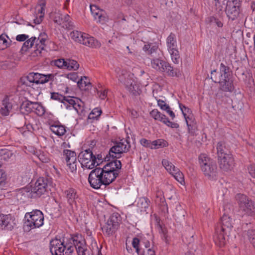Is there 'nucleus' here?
Here are the masks:
<instances>
[{
	"mask_svg": "<svg viewBox=\"0 0 255 255\" xmlns=\"http://www.w3.org/2000/svg\"><path fill=\"white\" fill-rule=\"evenodd\" d=\"M122 167L120 160L111 161L103 168H93L88 176V182L94 189H99L102 185H109L118 176Z\"/></svg>",
	"mask_w": 255,
	"mask_h": 255,
	"instance_id": "nucleus-1",
	"label": "nucleus"
},
{
	"mask_svg": "<svg viewBox=\"0 0 255 255\" xmlns=\"http://www.w3.org/2000/svg\"><path fill=\"white\" fill-rule=\"evenodd\" d=\"M118 75L119 80L123 83L127 90L132 95H139L141 93V90L137 82L133 78V75L128 74L125 70H121L117 68L116 70Z\"/></svg>",
	"mask_w": 255,
	"mask_h": 255,
	"instance_id": "nucleus-2",
	"label": "nucleus"
},
{
	"mask_svg": "<svg viewBox=\"0 0 255 255\" xmlns=\"http://www.w3.org/2000/svg\"><path fill=\"white\" fill-rule=\"evenodd\" d=\"M229 68L222 63L218 77H216L214 82L219 83L220 89L223 91L231 92L234 89L233 82L229 78Z\"/></svg>",
	"mask_w": 255,
	"mask_h": 255,
	"instance_id": "nucleus-3",
	"label": "nucleus"
},
{
	"mask_svg": "<svg viewBox=\"0 0 255 255\" xmlns=\"http://www.w3.org/2000/svg\"><path fill=\"white\" fill-rule=\"evenodd\" d=\"M199 162L202 171L205 176L211 179L217 176V167L216 162L205 154L199 156Z\"/></svg>",
	"mask_w": 255,
	"mask_h": 255,
	"instance_id": "nucleus-4",
	"label": "nucleus"
},
{
	"mask_svg": "<svg viewBox=\"0 0 255 255\" xmlns=\"http://www.w3.org/2000/svg\"><path fill=\"white\" fill-rule=\"evenodd\" d=\"M25 218L26 219V220L24 223V227L28 231L38 228L41 227L44 223V215L42 212L38 210L26 213L25 215Z\"/></svg>",
	"mask_w": 255,
	"mask_h": 255,
	"instance_id": "nucleus-5",
	"label": "nucleus"
},
{
	"mask_svg": "<svg viewBox=\"0 0 255 255\" xmlns=\"http://www.w3.org/2000/svg\"><path fill=\"white\" fill-rule=\"evenodd\" d=\"M50 251L52 255H70L74 248L70 242L65 244L63 240L55 238L50 242Z\"/></svg>",
	"mask_w": 255,
	"mask_h": 255,
	"instance_id": "nucleus-6",
	"label": "nucleus"
},
{
	"mask_svg": "<svg viewBox=\"0 0 255 255\" xmlns=\"http://www.w3.org/2000/svg\"><path fill=\"white\" fill-rule=\"evenodd\" d=\"M236 199L238 204L240 210L244 215L255 216V203L245 195L238 194Z\"/></svg>",
	"mask_w": 255,
	"mask_h": 255,
	"instance_id": "nucleus-7",
	"label": "nucleus"
},
{
	"mask_svg": "<svg viewBox=\"0 0 255 255\" xmlns=\"http://www.w3.org/2000/svg\"><path fill=\"white\" fill-rule=\"evenodd\" d=\"M151 67L160 72H165L168 76L174 77L176 75L177 70L165 60L159 58H154L151 61Z\"/></svg>",
	"mask_w": 255,
	"mask_h": 255,
	"instance_id": "nucleus-8",
	"label": "nucleus"
},
{
	"mask_svg": "<svg viewBox=\"0 0 255 255\" xmlns=\"http://www.w3.org/2000/svg\"><path fill=\"white\" fill-rule=\"evenodd\" d=\"M130 148V142L127 139H122L120 141H116L109 150V157L119 158L123 153L128 151Z\"/></svg>",
	"mask_w": 255,
	"mask_h": 255,
	"instance_id": "nucleus-9",
	"label": "nucleus"
},
{
	"mask_svg": "<svg viewBox=\"0 0 255 255\" xmlns=\"http://www.w3.org/2000/svg\"><path fill=\"white\" fill-rule=\"evenodd\" d=\"M78 158L83 168L92 169L96 167L95 155L90 148L81 151Z\"/></svg>",
	"mask_w": 255,
	"mask_h": 255,
	"instance_id": "nucleus-10",
	"label": "nucleus"
},
{
	"mask_svg": "<svg viewBox=\"0 0 255 255\" xmlns=\"http://www.w3.org/2000/svg\"><path fill=\"white\" fill-rule=\"evenodd\" d=\"M70 245L75 249L78 255H89L85 239L80 234L74 235L69 239Z\"/></svg>",
	"mask_w": 255,
	"mask_h": 255,
	"instance_id": "nucleus-11",
	"label": "nucleus"
},
{
	"mask_svg": "<svg viewBox=\"0 0 255 255\" xmlns=\"http://www.w3.org/2000/svg\"><path fill=\"white\" fill-rule=\"evenodd\" d=\"M50 179L47 177H40L35 182L34 185L32 187L33 194L35 198L40 197L47 191L48 185L50 184Z\"/></svg>",
	"mask_w": 255,
	"mask_h": 255,
	"instance_id": "nucleus-12",
	"label": "nucleus"
},
{
	"mask_svg": "<svg viewBox=\"0 0 255 255\" xmlns=\"http://www.w3.org/2000/svg\"><path fill=\"white\" fill-rule=\"evenodd\" d=\"M15 105V103L12 96L5 95L1 101L0 114L3 117L9 116L12 113Z\"/></svg>",
	"mask_w": 255,
	"mask_h": 255,
	"instance_id": "nucleus-13",
	"label": "nucleus"
},
{
	"mask_svg": "<svg viewBox=\"0 0 255 255\" xmlns=\"http://www.w3.org/2000/svg\"><path fill=\"white\" fill-rule=\"evenodd\" d=\"M63 158L65 159L67 165L72 172L77 170V156L75 151L69 149L63 150Z\"/></svg>",
	"mask_w": 255,
	"mask_h": 255,
	"instance_id": "nucleus-14",
	"label": "nucleus"
},
{
	"mask_svg": "<svg viewBox=\"0 0 255 255\" xmlns=\"http://www.w3.org/2000/svg\"><path fill=\"white\" fill-rule=\"evenodd\" d=\"M150 116L155 120L160 121L169 127L177 128L179 126L178 124L170 122L167 117L159 112L157 109H154L150 112Z\"/></svg>",
	"mask_w": 255,
	"mask_h": 255,
	"instance_id": "nucleus-15",
	"label": "nucleus"
},
{
	"mask_svg": "<svg viewBox=\"0 0 255 255\" xmlns=\"http://www.w3.org/2000/svg\"><path fill=\"white\" fill-rule=\"evenodd\" d=\"M220 168L224 171L231 170L234 166V159L232 154L218 158Z\"/></svg>",
	"mask_w": 255,
	"mask_h": 255,
	"instance_id": "nucleus-16",
	"label": "nucleus"
},
{
	"mask_svg": "<svg viewBox=\"0 0 255 255\" xmlns=\"http://www.w3.org/2000/svg\"><path fill=\"white\" fill-rule=\"evenodd\" d=\"M226 4V13L229 19L232 21L237 19L240 14L241 6L227 2Z\"/></svg>",
	"mask_w": 255,
	"mask_h": 255,
	"instance_id": "nucleus-17",
	"label": "nucleus"
},
{
	"mask_svg": "<svg viewBox=\"0 0 255 255\" xmlns=\"http://www.w3.org/2000/svg\"><path fill=\"white\" fill-rule=\"evenodd\" d=\"M229 235V234L226 233L224 230L219 228L216 229L214 236V241L215 244L220 247H224L226 244L227 238Z\"/></svg>",
	"mask_w": 255,
	"mask_h": 255,
	"instance_id": "nucleus-18",
	"label": "nucleus"
},
{
	"mask_svg": "<svg viewBox=\"0 0 255 255\" xmlns=\"http://www.w3.org/2000/svg\"><path fill=\"white\" fill-rule=\"evenodd\" d=\"M34 195L31 186H26L19 189L16 193L17 199L23 201L29 198H36Z\"/></svg>",
	"mask_w": 255,
	"mask_h": 255,
	"instance_id": "nucleus-19",
	"label": "nucleus"
},
{
	"mask_svg": "<svg viewBox=\"0 0 255 255\" xmlns=\"http://www.w3.org/2000/svg\"><path fill=\"white\" fill-rule=\"evenodd\" d=\"M90 8L93 17L97 22H103L106 21L107 16L104 10L98 8L96 5H91Z\"/></svg>",
	"mask_w": 255,
	"mask_h": 255,
	"instance_id": "nucleus-20",
	"label": "nucleus"
},
{
	"mask_svg": "<svg viewBox=\"0 0 255 255\" xmlns=\"http://www.w3.org/2000/svg\"><path fill=\"white\" fill-rule=\"evenodd\" d=\"M221 225L220 228L224 230L226 233L230 234L233 228V220L228 215L225 214L221 219Z\"/></svg>",
	"mask_w": 255,
	"mask_h": 255,
	"instance_id": "nucleus-21",
	"label": "nucleus"
},
{
	"mask_svg": "<svg viewBox=\"0 0 255 255\" xmlns=\"http://www.w3.org/2000/svg\"><path fill=\"white\" fill-rule=\"evenodd\" d=\"M11 215H2L0 216V224L3 229L11 230L14 225Z\"/></svg>",
	"mask_w": 255,
	"mask_h": 255,
	"instance_id": "nucleus-22",
	"label": "nucleus"
},
{
	"mask_svg": "<svg viewBox=\"0 0 255 255\" xmlns=\"http://www.w3.org/2000/svg\"><path fill=\"white\" fill-rule=\"evenodd\" d=\"M65 197L69 204L72 207L76 204V200L78 198L76 191L73 188H69L64 191Z\"/></svg>",
	"mask_w": 255,
	"mask_h": 255,
	"instance_id": "nucleus-23",
	"label": "nucleus"
},
{
	"mask_svg": "<svg viewBox=\"0 0 255 255\" xmlns=\"http://www.w3.org/2000/svg\"><path fill=\"white\" fill-rule=\"evenodd\" d=\"M84 36V40L82 44L91 48H99L101 44L98 40L94 39L92 36L88 34H86Z\"/></svg>",
	"mask_w": 255,
	"mask_h": 255,
	"instance_id": "nucleus-24",
	"label": "nucleus"
},
{
	"mask_svg": "<svg viewBox=\"0 0 255 255\" xmlns=\"http://www.w3.org/2000/svg\"><path fill=\"white\" fill-rule=\"evenodd\" d=\"M50 129L53 133L59 136L63 135L66 132V127L59 123L51 125L50 126Z\"/></svg>",
	"mask_w": 255,
	"mask_h": 255,
	"instance_id": "nucleus-25",
	"label": "nucleus"
},
{
	"mask_svg": "<svg viewBox=\"0 0 255 255\" xmlns=\"http://www.w3.org/2000/svg\"><path fill=\"white\" fill-rule=\"evenodd\" d=\"M119 228V227L117 226L116 224L114 225L107 221L102 229L104 234L110 236L115 234Z\"/></svg>",
	"mask_w": 255,
	"mask_h": 255,
	"instance_id": "nucleus-26",
	"label": "nucleus"
},
{
	"mask_svg": "<svg viewBox=\"0 0 255 255\" xmlns=\"http://www.w3.org/2000/svg\"><path fill=\"white\" fill-rule=\"evenodd\" d=\"M216 148L218 158L231 154L230 151L226 147L225 143L224 142H219L217 143Z\"/></svg>",
	"mask_w": 255,
	"mask_h": 255,
	"instance_id": "nucleus-27",
	"label": "nucleus"
},
{
	"mask_svg": "<svg viewBox=\"0 0 255 255\" xmlns=\"http://www.w3.org/2000/svg\"><path fill=\"white\" fill-rule=\"evenodd\" d=\"M142 243V241L136 237L133 238L131 242L132 246L135 250V252L138 255H145V251L140 247V244Z\"/></svg>",
	"mask_w": 255,
	"mask_h": 255,
	"instance_id": "nucleus-28",
	"label": "nucleus"
},
{
	"mask_svg": "<svg viewBox=\"0 0 255 255\" xmlns=\"http://www.w3.org/2000/svg\"><path fill=\"white\" fill-rule=\"evenodd\" d=\"M166 45L168 51H171L177 48V45L175 35L171 33L166 39Z\"/></svg>",
	"mask_w": 255,
	"mask_h": 255,
	"instance_id": "nucleus-29",
	"label": "nucleus"
},
{
	"mask_svg": "<svg viewBox=\"0 0 255 255\" xmlns=\"http://www.w3.org/2000/svg\"><path fill=\"white\" fill-rule=\"evenodd\" d=\"M155 202L157 204L160 206H165L168 209L167 205L163 195V192L158 188L156 190Z\"/></svg>",
	"mask_w": 255,
	"mask_h": 255,
	"instance_id": "nucleus-30",
	"label": "nucleus"
},
{
	"mask_svg": "<svg viewBox=\"0 0 255 255\" xmlns=\"http://www.w3.org/2000/svg\"><path fill=\"white\" fill-rule=\"evenodd\" d=\"M45 38L38 37L35 40L36 49L34 50L35 54L36 56L41 54L42 50L44 49L45 46Z\"/></svg>",
	"mask_w": 255,
	"mask_h": 255,
	"instance_id": "nucleus-31",
	"label": "nucleus"
},
{
	"mask_svg": "<svg viewBox=\"0 0 255 255\" xmlns=\"http://www.w3.org/2000/svg\"><path fill=\"white\" fill-rule=\"evenodd\" d=\"M44 9L43 6H39L36 8V16H34L33 23L35 24H39L42 20L44 15Z\"/></svg>",
	"mask_w": 255,
	"mask_h": 255,
	"instance_id": "nucleus-32",
	"label": "nucleus"
},
{
	"mask_svg": "<svg viewBox=\"0 0 255 255\" xmlns=\"http://www.w3.org/2000/svg\"><path fill=\"white\" fill-rule=\"evenodd\" d=\"M86 33L79 31H73L70 33V36L75 41L82 43L84 40V36Z\"/></svg>",
	"mask_w": 255,
	"mask_h": 255,
	"instance_id": "nucleus-33",
	"label": "nucleus"
},
{
	"mask_svg": "<svg viewBox=\"0 0 255 255\" xmlns=\"http://www.w3.org/2000/svg\"><path fill=\"white\" fill-rule=\"evenodd\" d=\"M34 81V73H30L26 77L20 79V82L23 85L29 87L33 86Z\"/></svg>",
	"mask_w": 255,
	"mask_h": 255,
	"instance_id": "nucleus-34",
	"label": "nucleus"
},
{
	"mask_svg": "<svg viewBox=\"0 0 255 255\" xmlns=\"http://www.w3.org/2000/svg\"><path fill=\"white\" fill-rule=\"evenodd\" d=\"M107 222L114 225L116 224L117 226L119 227L122 222V217L118 213L115 212L110 216Z\"/></svg>",
	"mask_w": 255,
	"mask_h": 255,
	"instance_id": "nucleus-35",
	"label": "nucleus"
},
{
	"mask_svg": "<svg viewBox=\"0 0 255 255\" xmlns=\"http://www.w3.org/2000/svg\"><path fill=\"white\" fill-rule=\"evenodd\" d=\"M179 107L180 108V109L182 111V114L184 116L185 121L186 120V119H187L188 120H191L192 111L191 110V109L186 107L185 106L182 105L181 103L179 104Z\"/></svg>",
	"mask_w": 255,
	"mask_h": 255,
	"instance_id": "nucleus-36",
	"label": "nucleus"
},
{
	"mask_svg": "<svg viewBox=\"0 0 255 255\" xmlns=\"http://www.w3.org/2000/svg\"><path fill=\"white\" fill-rule=\"evenodd\" d=\"M45 108L41 103H34L33 112H34L38 116H42L45 114Z\"/></svg>",
	"mask_w": 255,
	"mask_h": 255,
	"instance_id": "nucleus-37",
	"label": "nucleus"
},
{
	"mask_svg": "<svg viewBox=\"0 0 255 255\" xmlns=\"http://www.w3.org/2000/svg\"><path fill=\"white\" fill-rule=\"evenodd\" d=\"M152 149L164 147L167 145V142L164 139H158L152 141Z\"/></svg>",
	"mask_w": 255,
	"mask_h": 255,
	"instance_id": "nucleus-38",
	"label": "nucleus"
},
{
	"mask_svg": "<svg viewBox=\"0 0 255 255\" xmlns=\"http://www.w3.org/2000/svg\"><path fill=\"white\" fill-rule=\"evenodd\" d=\"M79 65L78 62L72 59L66 60V68L67 69L71 70H76L79 68Z\"/></svg>",
	"mask_w": 255,
	"mask_h": 255,
	"instance_id": "nucleus-39",
	"label": "nucleus"
},
{
	"mask_svg": "<svg viewBox=\"0 0 255 255\" xmlns=\"http://www.w3.org/2000/svg\"><path fill=\"white\" fill-rule=\"evenodd\" d=\"M162 164L165 169L169 172L170 174L173 172V170L177 168L170 161L166 159L162 160Z\"/></svg>",
	"mask_w": 255,
	"mask_h": 255,
	"instance_id": "nucleus-40",
	"label": "nucleus"
},
{
	"mask_svg": "<svg viewBox=\"0 0 255 255\" xmlns=\"http://www.w3.org/2000/svg\"><path fill=\"white\" fill-rule=\"evenodd\" d=\"M168 52L171 55V58L173 62L175 64H178L180 60V58L178 49H174L171 51H168Z\"/></svg>",
	"mask_w": 255,
	"mask_h": 255,
	"instance_id": "nucleus-41",
	"label": "nucleus"
},
{
	"mask_svg": "<svg viewBox=\"0 0 255 255\" xmlns=\"http://www.w3.org/2000/svg\"><path fill=\"white\" fill-rule=\"evenodd\" d=\"M8 38L7 35L2 34L0 35V49L4 50L6 49L9 45V43L6 40Z\"/></svg>",
	"mask_w": 255,
	"mask_h": 255,
	"instance_id": "nucleus-42",
	"label": "nucleus"
},
{
	"mask_svg": "<svg viewBox=\"0 0 255 255\" xmlns=\"http://www.w3.org/2000/svg\"><path fill=\"white\" fill-rule=\"evenodd\" d=\"M34 103L29 101H26L22 103L21 109H24L28 113L32 112L33 111Z\"/></svg>",
	"mask_w": 255,
	"mask_h": 255,
	"instance_id": "nucleus-43",
	"label": "nucleus"
},
{
	"mask_svg": "<svg viewBox=\"0 0 255 255\" xmlns=\"http://www.w3.org/2000/svg\"><path fill=\"white\" fill-rule=\"evenodd\" d=\"M36 38L35 37H32L26 40L23 44L22 49L26 51L27 49L31 48L35 43Z\"/></svg>",
	"mask_w": 255,
	"mask_h": 255,
	"instance_id": "nucleus-44",
	"label": "nucleus"
},
{
	"mask_svg": "<svg viewBox=\"0 0 255 255\" xmlns=\"http://www.w3.org/2000/svg\"><path fill=\"white\" fill-rule=\"evenodd\" d=\"M174 178L180 183H182L184 181V176L178 168L173 170V172L171 174Z\"/></svg>",
	"mask_w": 255,
	"mask_h": 255,
	"instance_id": "nucleus-45",
	"label": "nucleus"
},
{
	"mask_svg": "<svg viewBox=\"0 0 255 255\" xmlns=\"http://www.w3.org/2000/svg\"><path fill=\"white\" fill-rule=\"evenodd\" d=\"M76 97H70V96H65L64 100H63L62 103L66 106V107L68 108V104L74 106V104H75Z\"/></svg>",
	"mask_w": 255,
	"mask_h": 255,
	"instance_id": "nucleus-46",
	"label": "nucleus"
},
{
	"mask_svg": "<svg viewBox=\"0 0 255 255\" xmlns=\"http://www.w3.org/2000/svg\"><path fill=\"white\" fill-rule=\"evenodd\" d=\"M159 52H161V51L158 48V46L156 44H152L148 54L151 56L156 57V54L159 55Z\"/></svg>",
	"mask_w": 255,
	"mask_h": 255,
	"instance_id": "nucleus-47",
	"label": "nucleus"
},
{
	"mask_svg": "<svg viewBox=\"0 0 255 255\" xmlns=\"http://www.w3.org/2000/svg\"><path fill=\"white\" fill-rule=\"evenodd\" d=\"M75 104L73 106V108L77 112H82L83 111V102L79 98H76Z\"/></svg>",
	"mask_w": 255,
	"mask_h": 255,
	"instance_id": "nucleus-48",
	"label": "nucleus"
},
{
	"mask_svg": "<svg viewBox=\"0 0 255 255\" xmlns=\"http://www.w3.org/2000/svg\"><path fill=\"white\" fill-rule=\"evenodd\" d=\"M102 111L98 108L94 109L89 115V119H97L101 115Z\"/></svg>",
	"mask_w": 255,
	"mask_h": 255,
	"instance_id": "nucleus-49",
	"label": "nucleus"
},
{
	"mask_svg": "<svg viewBox=\"0 0 255 255\" xmlns=\"http://www.w3.org/2000/svg\"><path fill=\"white\" fill-rule=\"evenodd\" d=\"M40 77L39 84H44L48 82L51 78L53 77V76L51 74L43 75L40 74Z\"/></svg>",
	"mask_w": 255,
	"mask_h": 255,
	"instance_id": "nucleus-50",
	"label": "nucleus"
},
{
	"mask_svg": "<svg viewBox=\"0 0 255 255\" xmlns=\"http://www.w3.org/2000/svg\"><path fill=\"white\" fill-rule=\"evenodd\" d=\"M248 236L251 243L255 247V230H249Z\"/></svg>",
	"mask_w": 255,
	"mask_h": 255,
	"instance_id": "nucleus-51",
	"label": "nucleus"
},
{
	"mask_svg": "<svg viewBox=\"0 0 255 255\" xmlns=\"http://www.w3.org/2000/svg\"><path fill=\"white\" fill-rule=\"evenodd\" d=\"M90 83L87 81V78L85 76L81 77L80 80L77 82V85L80 88H82L83 87H86Z\"/></svg>",
	"mask_w": 255,
	"mask_h": 255,
	"instance_id": "nucleus-52",
	"label": "nucleus"
},
{
	"mask_svg": "<svg viewBox=\"0 0 255 255\" xmlns=\"http://www.w3.org/2000/svg\"><path fill=\"white\" fill-rule=\"evenodd\" d=\"M64 98L65 96L59 94L58 93L53 92L51 93V99L52 100H57L62 103Z\"/></svg>",
	"mask_w": 255,
	"mask_h": 255,
	"instance_id": "nucleus-53",
	"label": "nucleus"
},
{
	"mask_svg": "<svg viewBox=\"0 0 255 255\" xmlns=\"http://www.w3.org/2000/svg\"><path fill=\"white\" fill-rule=\"evenodd\" d=\"M54 64L60 68H66V60H65L64 59H58L55 60Z\"/></svg>",
	"mask_w": 255,
	"mask_h": 255,
	"instance_id": "nucleus-54",
	"label": "nucleus"
},
{
	"mask_svg": "<svg viewBox=\"0 0 255 255\" xmlns=\"http://www.w3.org/2000/svg\"><path fill=\"white\" fill-rule=\"evenodd\" d=\"M157 102V105L160 107V108L163 110L165 111L166 109H168L169 106L165 102L162 100H157L156 99Z\"/></svg>",
	"mask_w": 255,
	"mask_h": 255,
	"instance_id": "nucleus-55",
	"label": "nucleus"
},
{
	"mask_svg": "<svg viewBox=\"0 0 255 255\" xmlns=\"http://www.w3.org/2000/svg\"><path fill=\"white\" fill-rule=\"evenodd\" d=\"M152 141L150 140L146 139L145 138H142L140 140L141 144L146 147H148L152 149Z\"/></svg>",
	"mask_w": 255,
	"mask_h": 255,
	"instance_id": "nucleus-56",
	"label": "nucleus"
},
{
	"mask_svg": "<svg viewBox=\"0 0 255 255\" xmlns=\"http://www.w3.org/2000/svg\"><path fill=\"white\" fill-rule=\"evenodd\" d=\"M215 6L219 11L222 10L223 8V5H225V1L226 0H215Z\"/></svg>",
	"mask_w": 255,
	"mask_h": 255,
	"instance_id": "nucleus-57",
	"label": "nucleus"
},
{
	"mask_svg": "<svg viewBox=\"0 0 255 255\" xmlns=\"http://www.w3.org/2000/svg\"><path fill=\"white\" fill-rule=\"evenodd\" d=\"M210 21L212 23L215 24L219 27H222L223 25V24L221 20L214 16L210 18Z\"/></svg>",
	"mask_w": 255,
	"mask_h": 255,
	"instance_id": "nucleus-58",
	"label": "nucleus"
},
{
	"mask_svg": "<svg viewBox=\"0 0 255 255\" xmlns=\"http://www.w3.org/2000/svg\"><path fill=\"white\" fill-rule=\"evenodd\" d=\"M186 122L188 127L189 132L193 134L194 131H193V125L192 124V123L194 122L192 120H188L186 119Z\"/></svg>",
	"mask_w": 255,
	"mask_h": 255,
	"instance_id": "nucleus-59",
	"label": "nucleus"
},
{
	"mask_svg": "<svg viewBox=\"0 0 255 255\" xmlns=\"http://www.w3.org/2000/svg\"><path fill=\"white\" fill-rule=\"evenodd\" d=\"M29 38V36L26 34H19L16 37V40L18 41H24Z\"/></svg>",
	"mask_w": 255,
	"mask_h": 255,
	"instance_id": "nucleus-60",
	"label": "nucleus"
},
{
	"mask_svg": "<svg viewBox=\"0 0 255 255\" xmlns=\"http://www.w3.org/2000/svg\"><path fill=\"white\" fill-rule=\"evenodd\" d=\"M38 158L43 163H48L50 161L49 157L45 156L43 153H40L38 155Z\"/></svg>",
	"mask_w": 255,
	"mask_h": 255,
	"instance_id": "nucleus-61",
	"label": "nucleus"
},
{
	"mask_svg": "<svg viewBox=\"0 0 255 255\" xmlns=\"http://www.w3.org/2000/svg\"><path fill=\"white\" fill-rule=\"evenodd\" d=\"M98 94L101 99L104 100L106 98L107 96V90L99 91L98 92Z\"/></svg>",
	"mask_w": 255,
	"mask_h": 255,
	"instance_id": "nucleus-62",
	"label": "nucleus"
},
{
	"mask_svg": "<svg viewBox=\"0 0 255 255\" xmlns=\"http://www.w3.org/2000/svg\"><path fill=\"white\" fill-rule=\"evenodd\" d=\"M95 158L96 160V166L99 165L101 163L103 162V157L101 154H95Z\"/></svg>",
	"mask_w": 255,
	"mask_h": 255,
	"instance_id": "nucleus-63",
	"label": "nucleus"
},
{
	"mask_svg": "<svg viewBox=\"0 0 255 255\" xmlns=\"http://www.w3.org/2000/svg\"><path fill=\"white\" fill-rule=\"evenodd\" d=\"M249 172L253 177L255 178V165H251L249 167Z\"/></svg>",
	"mask_w": 255,
	"mask_h": 255,
	"instance_id": "nucleus-64",
	"label": "nucleus"
}]
</instances>
